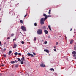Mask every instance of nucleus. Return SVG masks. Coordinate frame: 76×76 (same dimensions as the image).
Here are the masks:
<instances>
[{"mask_svg":"<svg viewBox=\"0 0 76 76\" xmlns=\"http://www.w3.org/2000/svg\"><path fill=\"white\" fill-rule=\"evenodd\" d=\"M43 16H45V17L42 18L40 19V23L41 25L44 24V21H45V20L47 19V16L45 14H44L43 15Z\"/></svg>","mask_w":76,"mask_h":76,"instance_id":"1","label":"nucleus"},{"mask_svg":"<svg viewBox=\"0 0 76 76\" xmlns=\"http://www.w3.org/2000/svg\"><path fill=\"white\" fill-rule=\"evenodd\" d=\"M42 33V30L39 29L37 31V34L38 35H41Z\"/></svg>","mask_w":76,"mask_h":76,"instance_id":"2","label":"nucleus"},{"mask_svg":"<svg viewBox=\"0 0 76 76\" xmlns=\"http://www.w3.org/2000/svg\"><path fill=\"white\" fill-rule=\"evenodd\" d=\"M40 66L41 67H45L46 66L42 62L41 64H40Z\"/></svg>","mask_w":76,"mask_h":76,"instance_id":"3","label":"nucleus"},{"mask_svg":"<svg viewBox=\"0 0 76 76\" xmlns=\"http://www.w3.org/2000/svg\"><path fill=\"white\" fill-rule=\"evenodd\" d=\"M21 29H22L23 31H26V27L23 26H21Z\"/></svg>","mask_w":76,"mask_h":76,"instance_id":"4","label":"nucleus"},{"mask_svg":"<svg viewBox=\"0 0 76 76\" xmlns=\"http://www.w3.org/2000/svg\"><path fill=\"white\" fill-rule=\"evenodd\" d=\"M16 59H18V61L15 60V63H18V61H20V62H21V61H22V60H20V58H17Z\"/></svg>","mask_w":76,"mask_h":76,"instance_id":"5","label":"nucleus"},{"mask_svg":"<svg viewBox=\"0 0 76 76\" xmlns=\"http://www.w3.org/2000/svg\"><path fill=\"white\" fill-rule=\"evenodd\" d=\"M72 54H74L73 55V57H74L75 56H76V52L75 51H73L72 52Z\"/></svg>","mask_w":76,"mask_h":76,"instance_id":"6","label":"nucleus"},{"mask_svg":"<svg viewBox=\"0 0 76 76\" xmlns=\"http://www.w3.org/2000/svg\"><path fill=\"white\" fill-rule=\"evenodd\" d=\"M17 47V45L15 43L14 45V46L13 47V48H15Z\"/></svg>","mask_w":76,"mask_h":76,"instance_id":"7","label":"nucleus"},{"mask_svg":"<svg viewBox=\"0 0 76 76\" xmlns=\"http://www.w3.org/2000/svg\"><path fill=\"white\" fill-rule=\"evenodd\" d=\"M70 44H73V40H72V39H71V40H70Z\"/></svg>","mask_w":76,"mask_h":76,"instance_id":"8","label":"nucleus"},{"mask_svg":"<svg viewBox=\"0 0 76 76\" xmlns=\"http://www.w3.org/2000/svg\"><path fill=\"white\" fill-rule=\"evenodd\" d=\"M44 32H45V34H48V31H47L46 30H44Z\"/></svg>","mask_w":76,"mask_h":76,"instance_id":"9","label":"nucleus"},{"mask_svg":"<svg viewBox=\"0 0 76 76\" xmlns=\"http://www.w3.org/2000/svg\"><path fill=\"white\" fill-rule=\"evenodd\" d=\"M44 51H45L46 52V53H49V50H47V49H45L44 50Z\"/></svg>","mask_w":76,"mask_h":76,"instance_id":"10","label":"nucleus"},{"mask_svg":"<svg viewBox=\"0 0 76 76\" xmlns=\"http://www.w3.org/2000/svg\"><path fill=\"white\" fill-rule=\"evenodd\" d=\"M25 60V57L23 56L21 58V60L22 61H23Z\"/></svg>","mask_w":76,"mask_h":76,"instance_id":"11","label":"nucleus"},{"mask_svg":"<svg viewBox=\"0 0 76 76\" xmlns=\"http://www.w3.org/2000/svg\"><path fill=\"white\" fill-rule=\"evenodd\" d=\"M11 53H12V51L10 50L9 52V53H8V55L9 56H10V54H11Z\"/></svg>","mask_w":76,"mask_h":76,"instance_id":"12","label":"nucleus"},{"mask_svg":"<svg viewBox=\"0 0 76 76\" xmlns=\"http://www.w3.org/2000/svg\"><path fill=\"white\" fill-rule=\"evenodd\" d=\"M50 70L51 71H54V69L53 68H51L50 69Z\"/></svg>","mask_w":76,"mask_h":76,"instance_id":"13","label":"nucleus"},{"mask_svg":"<svg viewBox=\"0 0 76 76\" xmlns=\"http://www.w3.org/2000/svg\"><path fill=\"white\" fill-rule=\"evenodd\" d=\"M18 66H19V65L18 64H16L15 65V67L17 68V67H18Z\"/></svg>","mask_w":76,"mask_h":76,"instance_id":"14","label":"nucleus"},{"mask_svg":"<svg viewBox=\"0 0 76 76\" xmlns=\"http://www.w3.org/2000/svg\"><path fill=\"white\" fill-rule=\"evenodd\" d=\"M16 6H19V4L18 3L15 5Z\"/></svg>","mask_w":76,"mask_h":76,"instance_id":"15","label":"nucleus"},{"mask_svg":"<svg viewBox=\"0 0 76 76\" xmlns=\"http://www.w3.org/2000/svg\"><path fill=\"white\" fill-rule=\"evenodd\" d=\"M74 50H76V45H75V46L74 48Z\"/></svg>","mask_w":76,"mask_h":76,"instance_id":"16","label":"nucleus"},{"mask_svg":"<svg viewBox=\"0 0 76 76\" xmlns=\"http://www.w3.org/2000/svg\"><path fill=\"white\" fill-rule=\"evenodd\" d=\"M49 14H51V10H49Z\"/></svg>","mask_w":76,"mask_h":76,"instance_id":"17","label":"nucleus"},{"mask_svg":"<svg viewBox=\"0 0 76 76\" xmlns=\"http://www.w3.org/2000/svg\"><path fill=\"white\" fill-rule=\"evenodd\" d=\"M15 55V56H17L18 55V53L17 52H15L14 53Z\"/></svg>","mask_w":76,"mask_h":76,"instance_id":"18","label":"nucleus"},{"mask_svg":"<svg viewBox=\"0 0 76 76\" xmlns=\"http://www.w3.org/2000/svg\"><path fill=\"white\" fill-rule=\"evenodd\" d=\"M20 23H23V21L22 20H20Z\"/></svg>","mask_w":76,"mask_h":76,"instance_id":"19","label":"nucleus"},{"mask_svg":"<svg viewBox=\"0 0 76 76\" xmlns=\"http://www.w3.org/2000/svg\"><path fill=\"white\" fill-rule=\"evenodd\" d=\"M15 63V61H11V63H12V64H13V63Z\"/></svg>","mask_w":76,"mask_h":76,"instance_id":"20","label":"nucleus"},{"mask_svg":"<svg viewBox=\"0 0 76 76\" xmlns=\"http://www.w3.org/2000/svg\"><path fill=\"white\" fill-rule=\"evenodd\" d=\"M24 43H25V42H24V41H22L21 42V43L22 44H24Z\"/></svg>","mask_w":76,"mask_h":76,"instance_id":"21","label":"nucleus"},{"mask_svg":"<svg viewBox=\"0 0 76 76\" xmlns=\"http://www.w3.org/2000/svg\"><path fill=\"white\" fill-rule=\"evenodd\" d=\"M34 41H36V40H37V38H36V37H35L34 38Z\"/></svg>","mask_w":76,"mask_h":76,"instance_id":"22","label":"nucleus"},{"mask_svg":"<svg viewBox=\"0 0 76 76\" xmlns=\"http://www.w3.org/2000/svg\"><path fill=\"white\" fill-rule=\"evenodd\" d=\"M14 36V34L12 33L11 34V37H13Z\"/></svg>","mask_w":76,"mask_h":76,"instance_id":"23","label":"nucleus"},{"mask_svg":"<svg viewBox=\"0 0 76 76\" xmlns=\"http://www.w3.org/2000/svg\"><path fill=\"white\" fill-rule=\"evenodd\" d=\"M44 44H47V41H45L44 42Z\"/></svg>","mask_w":76,"mask_h":76,"instance_id":"24","label":"nucleus"},{"mask_svg":"<svg viewBox=\"0 0 76 76\" xmlns=\"http://www.w3.org/2000/svg\"><path fill=\"white\" fill-rule=\"evenodd\" d=\"M0 45L1 47L2 46V45H1V41H0Z\"/></svg>","mask_w":76,"mask_h":76,"instance_id":"25","label":"nucleus"},{"mask_svg":"<svg viewBox=\"0 0 76 76\" xmlns=\"http://www.w3.org/2000/svg\"><path fill=\"white\" fill-rule=\"evenodd\" d=\"M34 25L35 26H37V24L36 23H35L34 24Z\"/></svg>","mask_w":76,"mask_h":76,"instance_id":"26","label":"nucleus"},{"mask_svg":"<svg viewBox=\"0 0 76 76\" xmlns=\"http://www.w3.org/2000/svg\"><path fill=\"white\" fill-rule=\"evenodd\" d=\"M43 29H46V27L45 26H44L43 27Z\"/></svg>","mask_w":76,"mask_h":76,"instance_id":"27","label":"nucleus"},{"mask_svg":"<svg viewBox=\"0 0 76 76\" xmlns=\"http://www.w3.org/2000/svg\"><path fill=\"white\" fill-rule=\"evenodd\" d=\"M27 55H28V56H31V53H28Z\"/></svg>","mask_w":76,"mask_h":76,"instance_id":"28","label":"nucleus"},{"mask_svg":"<svg viewBox=\"0 0 76 76\" xmlns=\"http://www.w3.org/2000/svg\"><path fill=\"white\" fill-rule=\"evenodd\" d=\"M31 57H34V55H33V54H31Z\"/></svg>","mask_w":76,"mask_h":76,"instance_id":"29","label":"nucleus"},{"mask_svg":"<svg viewBox=\"0 0 76 76\" xmlns=\"http://www.w3.org/2000/svg\"><path fill=\"white\" fill-rule=\"evenodd\" d=\"M3 56L4 57H6V54L4 55Z\"/></svg>","mask_w":76,"mask_h":76,"instance_id":"30","label":"nucleus"},{"mask_svg":"<svg viewBox=\"0 0 76 76\" xmlns=\"http://www.w3.org/2000/svg\"><path fill=\"white\" fill-rule=\"evenodd\" d=\"M74 57V59H76V56H75L74 57Z\"/></svg>","mask_w":76,"mask_h":76,"instance_id":"31","label":"nucleus"},{"mask_svg":"<svg viewBox=\"0 0 76 76\" xmlns=\"http://www.w3.org/2000/svg\"><path fill=\"white\" fill-rule=\"evenodd\" d=\"M21 64H23V61H21Z\"/></svg>","mask_w":76,"mask_h":76,"instance_id":"32","label":"nucleus"},{"mask_svg":"<svg viewBox=\"0 0 76 76\" xmlns=\"http://www.w3.org/2000/svg\"><path fill=\"white\" fill-rule=\"evenodd\" d=\"M49 17H51V15H48L47 16V18Z\"/></svg>","mask_w":76,"mask_h":76,"instance_id":"33","label":"nucleus"},{"mask_svg":"<svg viewBox=\"0 0 76 76\" xmlns=\"http://www.w3.org/2000/svg\"><path fill=\"white\" fill-rule=\"evenodd\" d=\"M33 53L34 55V56H35L36 55V54L34 52H33Z\"/></svg>","mask_w":76,"mask_h":76,"instance_id":"34","label":"nucleus"},{"mask_svg":"<svg viewBox=\"0 0 76 76\" xmlns=\"http://www.w3.org/2000/svg\"><path fill=\"white\" fill-rule=\"evenodd\" d=\"M10 37H8L7 38V39H10Z\"/></svg>","mask_w":76,"mask_h":76,"instance_id":"35","label":"nucleus"},{"mask_svg":"<svg viewBox=\"0 0 76 76\" xmlns=\"http://www.w3.org/2000/svg\"><path fill=\"white\" fill-rule=\"evenodd\" d=\"M28 15H27L26 14V15L24 16V17L25 18V17H26V16H27Z\"/></svg>","mask_w":76,"mask_h":76,"instance_id":"36","label":"nucleus"},{"mask_svg":"<svg viewBox=\"0 0 76 76\" xmlns=\"http://www.w3.org/2000/svg\"><path fill=\"white\" fill-rule=\"evenodd\" d=\"M18 55L19 56H21V53H18Z\"/></svg>","mask_w":76,"mask_h":76,"instance_id":"37","label":"nucleus"},{"mask_svg":"<svg viewBox=\"0 0 76 76\" xmlns=\"http://www.w3.org/2000/svg\"><path fill=\"white\" fill-rule=\"evenodd\" d=\"M3 50H4V51L6 50V48H4L3 49Z\"/></svg>","mask_w":76,"mask_h":76,"instance_id":"38","label":"nucleus"},{"mask_svg":"<svg viewBox=\"0 0 76 76\" xmlns=\"http://www.w3.org/2000/svg\"><path fill=\"white\" fill-rule=\"evenodd\" d=\"M16 39H14L13 40V41H16Z\"/></svg>","mask_w":76,"mask_h":76,"instance_id":"39","label":"nucleus"},{"mask_svg":"<svg viewBox=\"0 0 76 76\" xmlns=\"http://www.w3.org/2000/svg\"><path fill=\"white\" fill-rule=\"evenodd\" d=\"M48 27L49 28H51V27L50 26V25H49L48 26Z\"/></svg>","mask_w":76,"mask_h":76,"instance_id":"40","label":"nucleus"},{"mask_svg":"<svg viewBox=\"0 0 76 76\" xmlns=\"http://www.w3.org/2000/svg\"><path fill=\"white\" fill-rule=\"evenodd\" d=\"M49 29H50V31H51V27L50 28H49Z\"/></svg>","mask_w":76,"mask_h":76,"instance_id":"41","label":"nucleus"},{"mask_svg":"<svg viewBox=\"0 0 76 76\" xmlns=\"http://www.w3.org/2000/svg\"><path fill=\"white\" fill-rule=\"evenodd\" d=\"M54 48L56 49V46H54Z\"/></svg>","mask_w":76,"mask_h":76,"instance_id":"42","label":"nucleus"},{"mask_svg":"<svg viewBox=\"0 0 76 76\" xmlns=\"http://www.w3.org/2000/svg\"><path fill=\"white\" fill-rule=\"evenodd\" d=\"M58 45V42H56V45Z\"/></svg>","mask_w":76,"mask_h":76,"instance_id":"43","label":"nucleus"},{"mask_svg":"<svg viewBox=\"0 0 76 76\" xmlns=\"http://www.w3.org/2000/svg\"><path fill=\"white\" fill-rule=\"evenodd\" d=\"M72 29H73V27H72V28L70 30V31H72Z\"/></svg>","mask_w":76,"mask_h":76,"instance_id":"44","label":"nucleus"},{"mask_svg":"<svg viewBox=\"0 0 76 76\" xmlns=\"http://www.w3.org/2000/svg\"><path fill=\"white\" fill-rule=\"evenodd\" d=\"M48 38H50V36H48Z\"/></svg>","mask_w":76,"mask_h":76,"instance_id":"45","label":"nucleus"},{"mask_svg":"<svg viewBox=\"0 0 76 76\" xmlns=\"http://www.w3.org/2000/svg\"><path fill=\"white\" fill-rule=\"evenodd\" d=\"M56 50H57L56 49H54V51H56Z\"/></svg>","mask_w":76,"mask_h":76,"instance_id":"46","label":"nucleus"},{"mask_svg":"<svg viewBox=\"0 0 76 76\" xmlns=\"http://www.w3.org/2000/svg\"><path fill=\"white\" fill-rule=\"evenodd\" d=\"M0 76H2V74L1 73H0Z\"/></svg>","mask_w":76,"mask_h":76,"instance_id":"47","label":"nucleus"},{"mask_svg":"<svg viewBox=\"0 0 76 76\" xmlns=\"http://www.w3.org/2000/svg\"><path fill=\"white\" fill-rule=\"evenodd\" d=\"M4 66V64H2L1 65V66Z\"/></svg>","mask_w":76,"mask_h":76,"instance_id":"48","label":"nucleus"},{"mask_svg":"<svg viewBox=\"0 0 76 76\" xmlns=\"http://www.w3.org/2000/svg\"><path fill=\"white\" fill-rule=\"evenodd\" d=\"M28 75L29 76V73H28Z\"/></svg>","mask_w":76,"mask_h":76,"instance_id":"49","label":"nucleus"},{"mask_svg":"<svg viewBox=\"0 0 76 76\" xmlns=\"http://www.w3.org/2000/svg\"><path fill=\"white\" fill-rule=\"evenodd\" d=\"M4 44H5V45L6 44V42H5L4 43Z\"/></svg>","mask_w":76,"mask_h":76,"instance_id":"50","label":"nucleus"},{"mask_svg":"<svg viewBox=\"0 0 76 76\" xmlns=\"http://www.w3.org/2000/svg\"><path fill=\"white\" fill-rule=\"evenodd\" d=\"M1 10V9H0V11Z\"/></svg>","mask_w":76,"mask_h":76,"instance_id":"51","label":"nucleus"},{"mask_svg":"<svg viewBox=\"0 0 76 76\" xmlns=\"http://www.w3.org/2000/svg\"><path fill=\"white\" fill-rule=\"evenodd\" d=\"M60 37H61V36H60Z\"/></svg>","mask_w":76,"mask_h":76,"instance_id":"52","label":"nucleus"},{"mask_svg":"<svg viewBox=\"0 0 76 76\" xmlns=\"http://www.w3.org/2000/svg\"><path fill=\"white\" fill-rule=\"evenodd\" d=\"M76 52V50L75 51Z\"/></svg>","mask_w":76,"mask_h":76,"instance_id":"53","label":"nucleus"}]
</instances>
